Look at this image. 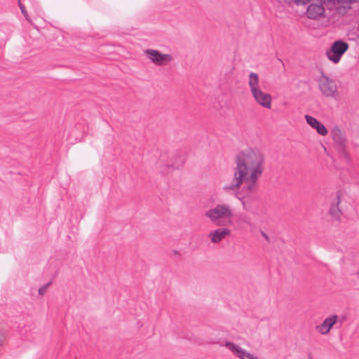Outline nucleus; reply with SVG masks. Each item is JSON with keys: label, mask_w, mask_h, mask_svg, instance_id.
Instances as JSON below:
<instances>
[{"label": "nucleus", "mask_w": 359, "mask_h": 359, "mask_svg": "<svg viewBox=\"0 0 359 359\" xmlns=\"http://www.w3.org/2000/svg\"><path fill=\"white\" fill-rule=\"evenodd\" d=\"M264 153L258 149H248L239 152L235 157L236 166L231 184L224 187V190H236L244 187L238 196L243 205L252 198L259 178L264 170Z\"/></svg>", "instance_id": "f257e3e1"}, {"label": "nucleus", "mask_w": 359, "mask_h": 359, "mask_svg": "<svg viewBox=\"0 0 359 359\" xmlns=\"http://www.w3.org/2000/svg\"><path fill=\"white\" fill-rule=\"evenodd\" d=\"M205 216L217 226H231L234 216L233 209L228 203H218L206 210Z\"/></svg>", "instance_id": "f03ea898"}, {"label": "nucleus", "mask_w": 359, "mask_h": 359, "mask_svg": "<svg viewBox=\"0 0 359 359\" xmlns=\"http://www.w3.org/2000/svg\"><path fill=\"white\" fill-rule=\"evenodd\" d=\"M248 83L255 101L264 108L271 109L272 97L261 89L259 75L257 73L250 72L248 75Z\"/></svg>", "instance_id": "7ed1b4c3"}, {"label": "nucleus", "mask_w": 359, "mask_h": 359, "mask_svg": "<svg viewBox=\"0 0 359 359\" xmlns=\"http://www.w3.org/2000/svg\"><path fill=\"white\" fill-rule=\"evenodd\" d=\"M318 88L322 95L328 98L336 99L338 96V87L334 80L330 78L323 72L318 79Z\"/></svg>", "instance_id": "20e7f679"}, {"label": "nucleus", "mask_w": 359, "mask_h": 359, "mask_svg": "<svg viewBox=\"0 0 359 359\" xmlns=\"http://www.w3.org/2000/svg\"><path fill=\"white\" fill-rule=\"evenodd\" d=\"M348 44L341 40L334 41L330 48L327 50V58L334 64L338 63L344 53L348 50Z\"/></svg>", "instance_id": "39448f33"}, {"label": "nucleus", "mask_w": 359, "mask_h": 359, "mask_svg": "<svg viewBox=\"0 0 359 359\" xmlns=\"http://www.w3.org/2000/svg\"><path fill=\"white\" fill-rule=\"evenodd\" d=\"M330 135L339 152L345 158H348L346 137L344 131L336 126L332 129Z\"/></svg>", "instance_id": "423d86ee"}, {"label": "nucleus", "mask_w": 359, "mask_h": 359, "mask_svg": "<svg viewBox=\"0 0 359 359\" xmlns=\"http://www.w3.org/2000/svg\"><path fill=\"white\" fill-rule=\"evenodd\" d=\"M144 53L154 64L158 66L167 65L173 59L171 55L163 54L154 49H147Z\"/></svg>", "instance_id": "0eeeda50"}, {"label": "nucleus", "mask_w": 359, "mask_h": 359, "mask_svg": "<svg viewBox=\"0 0 359 359\" xmlns=\"http://www.w3.org/2000/svg\"><path fill=\"white\" fill-rule=\"evenodd\" d=\"M224 346L239 359H259L257 356L249 353L233 342L226 341Z\"/></svg>", "instance_id": "6e6552de"}, {"label": "nucleus", "mask_w": 359, "mask_h": 359, "mask_svg": "<svg viewBox=\"0 0 359 359\" xmlns=\"http://www.w3.org/2000/svg\"><path fill=\"white\" fill-rule=\"evenodd\" d=\"M231 234V231L226 228H218L210 231L208 238L212 243H219Z\"/></svg>", "instance_id": "1a4fd4ad"}, {"label": "nucleus", "mask_w": 359, "mask_h": 359, "mask_svg": "<svg viewBox=\"0 0 359 359\" xmlns=\"http://www.w3.org/2000/svg\"><path fill=\"white\" fill-rule=\"evenodd\" d=\"M337 319L338 316L337 315L326 318L320 325L316 327L317 332L321 334H327L330 329L337 323Z\"/></svg>", "instance_id": "9d476101"}, {"label": "nucleus", "mask_w": 359, "mask_h": 359, "mask_svg": "<svg viewBox=\"0 0 359 359\" xmlns=\"http://www.w3.org/2000/svg\"><path fill=\"white\" fill-rule=\"evenodd\" d=\"M305 119L307 123L313 129H316L317 133L323 136L327 135L328 133V130L325 128V126L318 121L316 118L310 116L306 115Z\"/></svg>", "instance_id": "9b49d317"}, {"label": "nucleus", "mask_w": 359, "mask_h": 359, "mask_svg": "<svg viewBox=\"0 0 359 359\" xmlns=\"http://www.w3.org/2000/svg\"><path fill=\"white\" fill-rule=\"evenodd\" d=\"M324 11L322 6L311 4L307 8V16L311 19H315L320 16Z\"/></svg>", "instance_id": "f8f14e48"}, {"label": "nucleus", "mask_w": 359, "mask_h": 359, "mask_svg": "<svg viewBox=\"0 0 359 359\" xmlns=\"http://www.w3.org/2000/svg\"><path fill=\"white\" fill-rule=\"evenodd\" d=\"M330 214L333 217H339L340 211L338 207L334 205L332 206L330 209Z\"/></svg>", "instance_id": "ddd939ff"}, {"label": "nucleus", "mask_w": 359, "mask_h": 359, "mask_svg": "<svg viewBox=\"0 0 359 359\" xmlns=\"http://www.w3.org/2000/svg\"><path fill=\"white\" fill-rule=\"evenodd\" d=\"M20 11L22 12V14L23 15V16L25 17V18L29 22H32V20L28 15V13L25 7V6L23 4H20Z\"/></svg>", "instance_id": "4468645a"}, {"label": "nucleus", "mask_w": 359, "mask_h": 359, "mask_svg": "<svg viewBox=\"0 0 359 359\" xmlns=\"http://www.w3.org/2000/svg\"><path fill=\"white\" fill-rule=\"evenodd\" d=\"M337 1L339 3H344V8H351L350 5L351 4L359 1V0H337Z\"/></svg>", "instance_id": "2eb2a0df"}, {"label": "nucleus", "mask_w": 359, "mask_h": 359, "mask_svg": "<svg viewBox=\"0 0 359 359\" xmlns=\"http://www.w3.org/2000/svg\"><path fill=\"white\" fill-rule=\"evenodd\" d=\"M50 283H48L44 285L43 286L41 287L38 290L39 294L40 295H43L46 293V291L47 288L50 286Z\"/></svg>", "instance_id": "dca6fc26"}, {"label": "nucleus", "mask_w": 359, "mask_h": 359, "mask_svg": "<svg viewBox=\"0 0 359 359\" xmlns=\"http://www.w3.org/2000/svg\"><path fill=\"white\" fill-rule=\"evenodd\" d=\"M6 337L5 334L2 332H0V346L3 345L5 341Z\"/></svg>", "instance_id": "f3484780"}, {"label": "nucleus", "mask_w": 359, "mask_h": 359, "mask_svg": "<svg viewBox=\"0 0 359 359\" xmlns=\"http://www.w3.org/2000/svg\"><path fill=\"white\" fill-rule=\"evenodd\" d=\"M262 235L264 236V237L265 238H266V239L268 238L267 236H266L264 233H262Z\"/></svg>", "instance_id": "a211bd4d"}, {"label": "nucleus", "mask_w": 359, "mask_h": 359, "mask_svg": "<svg viewBox=\"0 0 359 359\" xmlns=\"http://www.w3.org/2000/svg\"><path fill=\"white\" fill-rule=\"evenodd\" d=\"M18 1L19 7H20V4H22L21 3L20 0H18Z\"/></svg>", "instance_id": "6ab92c4d"}, {"label": "nucleus", "mask_w": 359, "mask_h": 359, "mask_svg": "<svg viewBox=\"0 0 359 359\" xmlns=\"http://www.w3.org/2000/svg\"><path fill=\"white\" fill-rule=\"evenodd\" d=\"M309 359H312L311 358H309Z\"/></svg>", "instance_id": "aec40b11"}, {"label": "nucleus", "mask_w": 359, "mask_h": 359, "mask_svg": "<svg viewBox=\"0 0 359 359\" xmlns=\"http://www.w3.org/2000/svg\"><path fill=\"white\" fill-rule=\"evenodd\" d=\"M358 274H359V271L358 272Z\"/></svg>", "instance_id": "412c9836"}]
</instances>
